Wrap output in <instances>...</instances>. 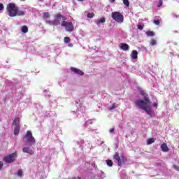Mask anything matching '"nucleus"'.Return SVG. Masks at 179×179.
<instances>
[{"label":"nucleus","mask_w":179,"mask_h":179,"mask_svg":"<svg viewBox=\"0 0 179 179\" xmlns=\"http://www.w3.org/2000/svg\"><path fill=\"white\" fill-rule=\"evenodd\" d=\"M62 17V15L57 13L55 15V19L58 20V19H61Z\"/></svg>","instance_id":"obj_26"},{"label":"nucleus","mask_w":179,"mask_h":179,"mask_svg":"<svg viewBox=\"0 0 179 179\" xmlns=\"http://www.w3.org/2000/svg\"><path fill=\"white\" fill-rule=\"evenodd\" d=\"M147 37H153L155 36V32L152 31H148L145 32Z\"/></svg>","instance_id":"obj_19"},{"label":"nucleus","mask_w":179,"mask_h":179,"mask_svg":"<svg viewBox=\"0 0 179 179\" xmlns=\"http://www.w3.org/2000/svg\"><path fill=\"white\" fill-rule=\"evenodd\" d=\"M6 10L10 17H16L17 6H16V4H15V3H9L7 5Z\"/></svg>","instance_id":"obj_4"},{"label":"nucleus","mask_w":179,"mask_h":179,"mask_svg":"<svg viewBox=\"0 0 179 179\" xmlns=\"http://www.w3.org/2000/svg\"><path fill=\"white\" fill-rule=\"evenodd\" d=\"M2 167H3V162H0V170H2Z\"/></svg>","instance_id":"obj_37"},{"label":"nucleus","mask_w":179,"mask_h":179,"mask_svg":"<svg viewBox=\"0 0 179 179\" xmlns=\"http://www.w3.org/2000/svg\"><path fill=\"white\" fill-rule=\"evenodd\" d=\"M46 23H48V24H50V26H58V24H59L61 22H59V20H56L55 18L54 20H48L46 21Z\"/></svg>","instance_id":"obj_10"},{"label":"nucleus","mask_w":179,"mask_h":179,"mask_svg":"<svg viewBox=\"0 0 179 179\" xmlns=\"http://www.w3.org/2000/svg\"><path fill=\"white\" fill-rule=\"evenodd\" d=\"M62 19L63 22H65V20H66V17L62 15Z\"/></svg>","instance_id":"obj_38"},{"label":"nucleus","mask_w":179,"mask_h":179,"mask_svg":"<svg viewBox=\"0 0 179 179\" xmlns=\"http://www.w3.org/2000/svg\"><path fill=\"white\" fill-rule=\"evenodd\" d=\"M134 104L138 107V108H141V110L146 111L150 118L153 117L152 115V107L149 106V104H150V100L149 98L145 97L144 101L138 99L134 102Z\"/></svg>","instance_id":"obj_2"},{"label":"nucleus","mask_w":179,"mask_h":179,"mask_svg":"<svg viewBox=\"0 0 179 179\" xmlns=\"http://www.w3.org/2000/svg\"><path fill=\"white\" fill-rule=\"evenodd\" d=\"M138 92H139V93H140V94H141V96H144L145 97H146V93L145 92V91H143V90H142V88L138 87Z\"/></svg>","instance_id":"obj_22"},{"label":"nucleus","mask_w":179,"mask_h":179,"mask_svg":"<svg viewBox=\"0 0 179 179\" xmlns=\"http://www.w3.org/2000/svg\"><path fill=\"white\" fill-rule=\"evenodd\" d=\"M64 43H71V38H70V37H68V36H66V37H64Z\"/></svg>","instance_id":"obj_25"},{"label":"nucleus","mask_w":179,"mask_h":179,"mask_svg":"<svg viewBox=\"0 0 179 179\" xmlns=\"http://www.w3.org/2000/svg\"><path fill=\"white\" fill-rule=\"evenodd\" d=\"M131 57L132 59H138V51L133 50L131 54Z\"/></svg>","instance_id":"obj_13"},{"label":"nucleus","mask_w":179,"mask_h":179,"mask_svg":"<svg viewBox=\"0 0 179 179\" xmlns=\"http://www.w3.org/2000/svg\"><path fill=\"white\" fill-rule=\"evenodd\" d=\"M15 156L16 153L10 154L9 155L3 157V162L6 163H13Z\"/></svg>","instance_id":"obj_8"},{"label":"nucleus","mask_w":179,"mask_h":179,"mask_svg":"<svg viewBox=\"0 0 179 179\" xmlns=\"http://www.w3.org/2000/svg\"><path fill=\"white\" fill-rule=\"evenodd\" d=\"M87 17H88L89 19H92V17H94V13H89L87 14Z\"/></svg>","instance_id":"obj_29"},{"label":"nucleus","mask_w":179,"mask_h":179,"mask_svg":"<svg viewBox=\"0 0 179 179\" xmlns=\"http://www.w3.org/2000/svg\"><path fill=\"white\" fill-rule=\"evenodd\" d=\"M22 1H25V0H22Z\"/></svg>","instance_id":"obj_43"},{"label":"nucleus","mask_w":179,"mask_h":179,"mask_svg":"<svg viewBox=\"0 0 179 179\" xmlns=\"http://www.w3.org/2000/svg\"><path fill=\"white\" fill-rule=\"evenodd\" d=\"M0 10H3V4L0 3Z\"/></svg>","instance_id":"obj_36"},{"label":"nucleus","mask_w":179,"mask_h":179,"mask_svg":"<svg viewBox=\"0 0 179 179\" xmlns=\"http://www.w3.org/2000/svg\"><path fill=\"white\" fill-rule=\"evenodd\" d=\"M16 16H24V11L19 10V8L17 7L16 11Z\"/></svg>","instance_id":"obj_15"},{"label":"nucleus","mask_w":179,"mask_h":179,"mask_svg":"<svg viewBox=\"0 0 179 179\" xmlns=\"http://www.w3.org/2000/svg\"><path fill=\"white\" fill-rule=\"evenodd\" d=\"M78 1H79L80 2H82V1H83L84 0H78Z\"/></svg>","instance_id":"obj_42"},{"label":"nucleus","mask_w":179,"mask_h":179,"mask_svg":"<svg viewBox=\"0 0 179 179\" xmlns=\"http://www.w3.org/2000/svg\"><path fill=\"white\" fill-rule=\"evenodd\" d=\"M163 5V0H159V3L157 5L158 8H160Z\"/></svg>","instance_id":"obj_31"},{"label":"nucleus","mask_w":179,"mask_h":179,"mask_svg":"<svg viewBox=\"0 0 179 179\" xmlns=\"http://www.w3.org/2000/svg\"><path fill=\"white\" fill-rule=\"evenodd\" d=\"M150 45H156L157 44V42L155 39H152L150 42Z\"/></svg>","instance_id":"obj_27"},{"label":"nucleus","mask_w":179,"mask_h":179,"mask_svg":"<svg viewBox=\"0 0 179 179\" xmlns=\"http://www.w3.org/2000/svg\"><path fill=\"white\" fill-rule=\"evenodd\" d=\"M123 3L127 8H129V0H123Z\"/></svg>","instance_id":"obj_24"},{"label":"nucleus","mask_w":179,"mask_h":179,"mask_svg":"<svg viewBox=\"0 0 179 179\" xmlns=\"http://www.w3.org/2000/svg\"><path fill=\"white\" fill-rule=\"evenodd\" d=\"M17 176H19L20 177H22V176H23V172L22 171L21 169H20L17 172Z\"/></svg>","instance_id":"obj_32"},{"label":"nucleus","mask_w":179,"mask_h":179,"mask_svg":"<svg viewBox=\"0 0 179 179\" xmlns=\"http://www.w3.org/2000/svg\"><path fill=\"white\" fill-rule=\"evenodd\" d=\"M110 2L113 3L115 2V0H109Z\"/></svg>","instance_id":"obj_41"},{"label":"nucleus","mask_w":179,"mask_h":179,"mask_svg":"<svg viewBox=\"0 0 179 179\" xmlns=\"http://www.w3.org/2000/svg\"><path fill=\"white\" fill-rule=\"evenodd\" d=\"M155 138H150L147 140V145H152V143H155Z\"/></svg>","instance_id":"obj_21"},{"label":"nucleus","mask_w":179,"mask_h":179,"mask_svg":"<svg viewBox=\"0 0 179 179\" xmlns=\"http://www.w3.org/2000/svg\"><path fill=\"white\" fill-rule=\"evenodd\" d=\"M109 132H110V134L114 133V128L110 129Z\"/></svg>","instance_id":"obj_39"},{"label":"nucleus","mask_w":179,"mask_h":179,"mask_svg":"<svg viewBox=\"0 0 179 179\" xmlns=\"http://www.w3.org/2000/svg\"><path fill=\"white\" fill-rule=\"evenodd\" d=\"M153 107H155V108H157V103L155 102L153 103Z\"/></svg>","instance_id":"obj_40"},{"label":"nucleus","mask_w":179,"mask_h":179,"mask_svg":"<svg viewBox=\"0 0 179 179\" xmlns=\"http://www.w3.org/2000/svg\"><path fill=\"white\" fill-rule=\"evenodd\" d=\"M40 1H43V0H40Z\"/></svg>","instance_id":"obj_44"},{"label":"nucleus","mask_w":179,"mask_h":179,"mask_svg":"<svg viewBox=\"0 0 179 179\" xmlns=\"http://www.w3.org/2000/svg\"><path fill=\"white\" fill-rule=\"evenodd\" d=\"M106 164L108 166H109V167H113V163L112 160H110V159L106 160Z\"/></svg>","instance_id":"obj_23"},{"label":"nucleus","mask_w":179,"mask_h":179,"mask_svg":"<svg viewBox=\"0 0 179 179\" xmlns=\"http://www.w3.org/2000/svg\"><path fill=\"white\" fill-rule=\"evenodd\" d=\"M134 104L138 107V108H141V110L146 111L150 118L153 117L152 115V107L149 106V104H150V100L149 98L145 97L144 101L138 99L134 102Z\"/></svg>","instance_id":"obj_1"},{"label":"nucleus","mask_w":179,"mask_h":179,"mask_svg":"<svg viewBox=\"0 0 179 179\" xmlns=\"http://www.w3.org/2000/svg\"><path fill=\"white\" fill-rule=\"evenodd\" d=\"M61 26L65 27L66 31H73L75 29L73 27V24H72V22H71L62 21L61 22Z\"/></svg>","instance_id":"obj_7"},{"label":"nucleus","mask_w":179,"mask_h":179,"mask_svg":"<svg viewBox=\"0 0 179 179\" xmlns=\"http://www.w3.org/2000/svg\"><path fill=\"white\" fill-rule=\"evenodd\" d=\"M20 132V127L15 126V127L14 129V135H15V136L19 135Z\"/></svg>","instance_id":"obj_16"},{"label":"nucleus","mask_w":179,"mask_h":179,"mask_svg":"<svg viewBox=\"0 0 179 179\" xmlns=\"http://www.w3.org/2000/svg\"><path fill=\"white\" fill-rule=\"evenodd\" d=\"M113 159L116 162H117V164L120 167L124 164V163H127L128 159H127V157L124 155V154H122L120 155L119 152H115L113 155Z\"/></svg>","instance_id":"obj_5"},{"label":"nucleus","mask_w":179,"mask_h":179,"mask_svg":"<svg viewBox=\"0 0 179 179\" xmlns=\"http://www.w3.org/2000/svg\"><path fill=\"white\" fill-rule=\"evenodd\" d=\"M71 71L72 72H74V73H76L77 75H80V76H83L85 75V73H83V71H82V70L78 69L75 67H71Z\"/></svg>","instance_id":"obj_9"},{"label":"nucleus","mask_w":179,"mask_h":179,"mask_svg":"<svg viewBox=\"0 0 179 179\" xmlns=\"http://www.w3.org/2000/svg\"><path fill=\"white\" fill-rule=\"evenodd\" d=\"M161 149H162V152H169V147L167 146V143H164L161 145Z\"/></svg>","instance_id":"obj_14"},{"label":"nucleus","mask_w":179,"mask_h":179,"mask_svg":"<svg viewBox=\"0 0 179 179\" xmlns=\"http://www.w3.org/2000/svg\"><path fill=\"white\" fill-rule=\"evenodd\" d=\"M50 17V13H43V18L44 19H49Z\"/></svg>","instance_id":"obj_28"},{"label":"nucleus","mask_w":179,"mask_h":179,"mask_svg":"<svg viewBox=\"0 0 179 179\" xmlns=\"http://www.w3.org/2000/svg\"><path fill=\"white\" fill-rule=\"evenodd\" d=\"M138 30H143V25H141V24H138L137 26Z\"/></svg>","instance_id":"obj_34"},{"label":"nucleus","mask_w":179,"mask_h":179,"mask_svg":"<svg viewBox=\"0 0 179 179\" xmlns=\"http://www.w3.org/2000/svg\"><path fill=\"white\" fill-rule=\"evenodd\" d=\"M173 169H175V170H177V171H179V166H178L177 165H173Z\"/></svg>","instance_id":"obj_35"},{"label":"nucleus","mask_w":179,"mask_h":179,"mask_svg":"<svg viewBox=\"0 0 179 179\" xmlns=\"http://www.w3.org/2000/svg\"><path fill=\"white\" fill-rule=\"evenodd\" d=\"M24 139L25 143L29 145V146H33V145H36V138L33 136V133L31 131L28 130L25 135L24 136Z\"/></svg>","instance_id":"obj_3"},{"label":"nucleus","mask_w":179,"mask_h":179,"mask_svg":"<svg viewBox=\"0 0 179 179\" xmlns=\"http://www.w3.org/2000/svg\"><path fill=\"white\" fill-rule=\"evenodd\" d=\"M100 23H106V18L101 17V19L98 20L96 22L97 26H99V24H100Z\"/></svg>","instance_id":"obj_20"},{"label":"nucleus","mask_w":179,"mask_h":179,"mask_svg":"<svg viewBox=\"0 0 179 179\" xmlns=\"http://www.w3.org/2000/svg\"><path fill=\"white\" fill-rule=\"evenodd\" d=\"M21 31L22 33H27L29 31V27L26 25H24L21 27Z\"/></svg>","instance_id":"obj_18"},{"label":"nucleus","mask_w":179,"mask_h":179,"mask_svg":"<svg viewBox=\"0 0 179 179\" xmlns=\"http://www.w3.org/2000/svg\"><path fill=\"white\" fill-rule=\"evenodd\" d=\"M153 23L156 24V26H159V24H160V21L159 20H155L153 21Z\"/></svg>","instance_id":"obj_30"},{"label":"nucleus","mask_w":179,"mask_h":179,"mask_svg":"<svg viewBox=\"0 0 179 179\" xmlns=\"http://www.w3.org/2000/svg\"><path fill=\"white\" fill-rule=\"evenodd\" d=\"M22 152L24 153H28V155H34V151L28 147L22 148Z\"/></svg>","instance_id":"obj_11"},{"label":"nucleus","mask_w":179,"mask_h":179,"mask_svg":"<svg viewBox=\"0 0 179 179\" xmlns=\"http://www.w3.org/2000/svg\"><path fill=\"white\" fill-rule=\"evenodd\" d=\"M114 108H115V104H113L112 106L110 108H109V110L110 111H113V110H114Z\"/></svg>","instance_id":"obj_33"},{"label":"nucleus","mask_w":179,"mask_h":179,"mask_svg":"<svg viewBox=\"0 0 179 179\" xmlns=\"http://www.w3.org/2000/svg\"><path fill=\"white\" fill-rule=\"evenodd\" d=\"M120 50H122V51H128V50H129V45L127 43H120Z\"/></svg>","instance_id":"obj_12"},{"label":"nucleus","mask_w":179,"mask_h":179,"mask_svg":"<svg viewBox=\"0 0 179 179\" xmlns=\"http://www.w3.org/2000/svg\"><path fill=\"white\" fill-rule=\"evenodd\" d=\"M19 122H20L19 117H15L13 120V125H15V127L19 126Z\"/></svg>","instance_id":"obj_17"},{"label":"nucleus","mask_w":179,"mask_h":179,"mask_svg":"<svg viewBox=\"0 0 179 179\" xmlns=\"http://www.w3.org/2000/svg\"><path fill=\"white\" fill-rule=\"evenodd\" d=\"M112 19L118 23H122L124 22V15L120 13V12L115 11L112 13Z\"/></svg>","instance_id":"obj_6"}]
</instances>
